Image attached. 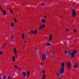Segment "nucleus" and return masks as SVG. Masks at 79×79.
Here are the masks:
<instances>
[{
  "label": "nucleus",
  "mask_w": 79,
  "mask_h": 79,
  "mask_svg": "<svg viewBox=\"0 0 79 79\" xmlns=\"http://www.w3.org/2000/svg\"><path fill=\"white\" fill-rule=\"evenodd\" d=\"M37 48H36L35 49V52H36V50H37Z\"/></svg>",
  "instance_id": "2f4dec72"
},
{
  "label": "nucleus",
  "mask_w": 79,
  "mask_h": 79,
  "mask_svg": "<svg viewBox=\"0 0 79 79\" xmlns=\"http://www.w3.org/2000/svg\"><path fill=\"white\" fill-rule=\"evenodd\" d=\"M8 79H11V77H8Z\"/></svg>",
  "instance_id": "4c0bfd02"
},
{
  "label": "nucleus",
  "mask_w": 79,
  "mask_h": 79,
  "mask_svg": "<svg viewBox=\"0 0 79 79\" xmlns=\"http://www.w3.org/2000/svg\"><path fill=\"white\" fill-rule=\"evenodd\" d=\"M61 71H59V75H60L61 73H64V70L61 69H60Z\"/></svg>",
  "instance_id": "0eeeda50"
},
{
  "label": "nucleus",
  "mask_w": 79,
  "mask_h": 79,
  "mask_svg": "<svg viewBox=\"0 0 79 79\" xmlns=\"http://www.w3.org/2000/svg\"><path fill=\"white\" fill-rule=\"evenodd\" d=\"M46 54H44L43 55L42 57V61H45V60L46 59Z\"/></svg>",
  "instance_id": "20e7f679"
},
{
  "label": "nucleus",
  "mask_w": 79,
  "mask_h": 79,
  "mask_svg": "<svg viewBox=\"0 0 79 79\" xmlns=\"http://www.w3.org/2000/svg\"><path fill=\"white\" fill-rule=\"evenodd\" d=\"M45 78V74H44L42 77V78L41 79H44Z\"/></svg>",
  "instance_id": "2eb2a0df"
},
{
  "label": "nucleus",
  "mask_w": 79,
  "mask_h": 79,
  "mask_svg": "<svg viewBox=\"0 0 79 79\" xmlns=\"http://www.w3.org/2000/svg\"><path fill=\"white\" fill-rule=\"evenodd\" d=\"M14 36V35H12L11 36V39H13V36Z\"/></svg>",
  "instance_id": "4be33fe9"
},
{
  "label": "nucleus",
  "mask_w": 79,
  "mask_h": 79,
  "mask_svg": "<svg viewBox=\"0 0 79 79\" xmlns=\"http://www.w3.org/2000/svg\"><path fill=\"white\" fill-rule=\"evenodd\" d=\"M67 53V51H65V55H66Z\"/></svg>",
  "instance_id": "e433bc0d"
},
{
  "label": "nucleus",
  "mask_w": 79,
  "mask_h": 79,
  "mask_svg": "<svg viewBox=\"0 0 79 79\" xmlns=\"http://www.w3.org/2000/svg\"><path fill=\"white\" fill-rule=\"evenodd\" d=\"M51 55L52 56V57H53V56L55 55V52L52 51V53H51Z\"/></svg>",
  "instance_id": "9d476101"
},
{
  "label": "nucleus",
  "mask_w": 79,
  "mask_h": 79,
  "mask_svg": "<svg viewBox=\"0 0 79 79\" xmlns=\"http://www.w3.org/2000/svg\"><path fill=\"white\" fill-rule=\"evenodd\" d=\"M1 10H2V11H3V9H2V8H1Z\"/></svg>",
  "instance_id": "a18cd8bd"
},
{
  "label": "nucleus",
  "mask_w": 79,
  "mask_h": 79,
  "mask_svg": "<svg viewBox=\"0 0 79 79\" xmlns=\"http://www.w3.org/2000/svg\"><path fill=\"white\" fill-rule=\"evenodd\" d=\"M77 53V50L74 49L73 51H72L71 53V56L72 58H74L75 56V54H76Z\"/></svg>",
  "instance_id": "f257e3e1"
},
{
  "label": "nucleus",
  "mask_w": 79,
  "mask_h": 79,
  "mask_svg": "<svg viewBox=\"0 0 79 79\" xmlns=\"http://www.w3.org/2000/svg\"><path fill=\"white\" fill-rule=\"evenodd\" d=\"M37 30H36L34 31V35H36L37 34Z\"/></svg>",
  "instance_id": "ddd939ff"
},
{
  "label": "nucleus",
  "mask_w": 79,
  "mask_h": 79,
  "mask_svg": "<svg viewBox=\"0 0 79 79\" xmlns=\"http://www.w3.org/2000/svg\"><path fill=\"white\" fill-rule=\"evenodd\" d=\"M45 27V24H44L43 25H42L40 26V28H39V29H42L43 28H44Z\"/></svg>",
  "instance_id": "423d86ee"
},
{
  "label": "nucleus",
  "mask_w": 79,
  "mask_h": 79,
  "mask_svg": "<svg viewBox=\"0 0 79 79\" xmlns=\"http://www.w3.org/2000/svg\"><path fill=\"white\" fill-rule=\"evenodd\" d=\"M47 45H48V46H49V45H50V43H48L47 44Z\"/></svg>",
  "instance_id": "393cba45"
},
{
  "label": "nucleus",
  "mask_w": 79,
  "mask_h": 79,
  "mask_svg": "<svg viewBox=\"0 0 79 79\" xmlns=\"http://www.w3.org/2000/svg\"><path fill=\"white\" fill-rule=\"evenodd\" d=\"M12 60L13 61H15V57L14 56L12 57Z\"/></svg>",
  "instance_id": "f3484780"
},
{
  "label": "nucleus",
  "mask_w": 79,
  "mask_h": 79,
  "mask_svg": "<svg viewBox=\"0 0 79 79\" xmlns=\"http://www.w3.org/2000/svg\"><path fill=\"white\" fill-rule=\"evenodd\" d=\"M36 56H38V55H37Z\"/></svg>",
  "instance_id": "de8ad7c7"
},
{
  "label": "nucleus",
  "mask_w": 79,
  "mask_h": 79,
  "mask_svg": "<svg viewBox=\"0 0 79 79\" xmlns=\"http://www.w3.org/2000/svg\"><path fill=\"white\" fill-rule=\"evenodd\" d=\"M14 53L15 54V55H16L17 53V51L16 50V48H14Z\"/></svg>",
  "instance_id": "9b49d317"
},
{
  "label": "nucleus",
  "mask_w": 79,
  "mask_h": 79,
  "mask_svg": "<svg viewBox=\"0 0 79 79\" xmlns=\"http://www.w3.org/2000/svg\"><path fill=\"white\" fill-rule=\"evenodd\" d=\"M6 43H5L2 46V48H4V47H5V45H6Z\"/></svg>",
  "instance_id": "5701e85b"
},
{
  "label": "nucleus",
  "mask_w": 79,
  "mask_h": 79,
  "mask_svg": "<svg viewBox=\"0 0 79 79\" xmlns=\"http://www.w3.org/2000/svg\"><path fill=\"white\" fill-rule=\"evenodd\" d=\"M0 55H2V51H0Z\"/></svg>",
  "instance_id": "473e14b6"
},
{
  "label": "nucleus",
  "mask_w": 79,
  "mask_h": 79,
  "mask_svg": "<svg viewBox=\"0 0 79 79\" xmlns=\"http://www.w3.org/2000/svg\"><path fill=\"white\" fill-rule=\"evenodd\" d=\"M71 66V62H69L67 63V68L69 69Z\"/></svg>",
  "instance_id": "7ed1b4c3"
},
{
  "label": "nucleus",
  "mask_w": 79,
  "mask_h": 79,
  "mask_svg": "<svg viewBox=\"0 0 79 79\" xmlns=\"http://www.w3.org/2000/svg\"><path fill=\"white\" fill-rule=\"evenodd\" d=\"M65 31H66V32H68V31H69V29H66V30H65Z\"/></svg>",
  "instance_id": "f704fd0d"
},
{
  "label": "nucleus",
  "mask_w": 79,
  "mask_h": 79,
  "mask_svg": "<svg viewBox=\"0 0 79 79\" xmlns=\"http://www.w3.org/2000/svg\"><path fill=\"white\" fill-rule=\"evenodd\" d=\"M61 66L62 67L60 69H63L64 70V63L63 62H62Z\"/></svg>",
  "instance_id": "39448f33"
},
{
  "label": "nucleus",
  "mask_w": 79,
  "mask_h": 79,
  "mask_svg": "<svg viewBox=\"0 0 79 79\" xmlns=\"http://www.w3.org/2000/svg\"><path fill=\"white\" fill-rule=\"evenodd\" d=\"M18 68H19V70H21V68H20V67L19 66V67H18Z\"/></svg>",
  "instance_id": "c756f323"
},
{
  "label": "nucleus",
  "mask_w": 79,
  "mask_h": 79,
  "mask_svg": "<svg viewBox=\"0 0 79 79\" xmlns=\"http://www.w3.org/2000/svg\"><path fill=\"white\" fill-rule=\"evenodd\" d=\"M52 39V35H51L49 36V41H51Z\"/></svg>",
  "instance_id": "6e6552de"
},
{
  "label": "nucleus",
  "mask_w": 79,
  "mask_h": 79,
  "mask_svg": "<svg viewBox=\"0 0 79 79\" xmlns=\"http://www.w3.org/2000/svg\"><path fill=\"white\" fill-rule=\"evenodd\" d=\"M23 75L24 77H26V73L25 72H23Z\"/></svg>",
  "instance_id": "f8f14e48"
},
{
  "label": "nucleus",
  "mask_w": 79,
  "mask_h": 79,
  "mask_svg": "<svg viewBox=\"0 0 79 79\" xmlns=\"http://www.w3.org/2000/svg\"><path fill=\"white\" fill-rule=\"evenodd\" d=\"M11 26L13 27V26H14V24H13V23H11Z\"/></svg>",
  "instance_id": "b1692460"
},
{
  "label": "nucleus",
  "mask_w": 79,
  "mask_h": 79,
  "mask_svg": "<svg viewBox=\"0 0 79 79\" xmlns=\"http://www.w3.org/2000/svg\"><path fill=\"white\" fill-rule=\"evenodd\" d=\"M44 5H45V4H44V3H42L41 4V5H42L43 6H44Z\"/></svg>",
  "instance_id": "72a5a7b5"
},
{
  "label": "nucleus",
  "mask_w": 79,
  "mask_h": 79,
  "mask_svg": "<svg viewBox=\"0 0 79 79\" xmlns=\"http://www.w3.org/2000/svg\"><path fill=\"white\" fill-rule=\"evenodd\" d=\"M57 76H59V74H58V73H57Z\"/></svg>",
  "instance_id": "a19ab883"
},
{
  "label": "nucleus",
  "mask_w": 79,
  "mask_h": 79,
  "mask_svg": "<svg viewBox=\"0 0 79 79\" xmlns=\"http://www.w3.org/2000/svg\"><path fill=\"white\" fill-rule=\"evenodd\" d=\"M2 11L3 12L4 16H5V14H6V11H5V10H2Z\"/></svg>",
  "instance_id": "dca6fc26"
},
{
  "label": "nucleus",
  "mask_w": 79,
  "mask_h": 79,
  "mask_svg": "<svg viewBox=\"0 0 79 79\" xmlns=\"http://www.w3.org/2000/svg\"><path fill=\"white\" fill-rule=\"evenodd\" d=\"M3 79H6V76H3Z\"/></svg>",
  "instance_id": "c85d7f7f"
},
{
  "label": "nucleus",
  "mask_w": 79,
  "mask_h": 79,
  "mask_svg": "<svg viewBox=\"0 0 79 79\" xmlns=\"http://www.w3.org/2000/svg\"><path fill=\"white\" fill-rule=\"evenodd\" d=\"M62 17H61V18H62Z\"/></svg>",
  "instance_id": "8fccbe9b"
},
{
  "label": "nucleus",
  "mask_w": 79,
  "mask_h": 79,
  "mask_svg": "<svg viewBox=\"0 0 79 79\" xmlns=\"http://www.w3.org/2000/svg\"><path fill=\"white\" fill-rule=\"evenodd\" d=\"M62 76H63V75H62Z\"/></svg>",
  "instance_id": "3c124183"
},
{
  "label": "nucleus",
  "mask_w": 79,
  "mask_h": 79,
  "mask_svg": "<svg viewBox=\"0 0 79 79\" xmlns=\"http://www.w3.org/2000/svg\"><path fill=\"white\" fill-rule=\"evenodd\" d=\"M72 16L73 17H75L76 15V11H75V10L74 9H73L72 11Z\"/></svg>",
  "instance_id": "f03ea898"
},
{
  "label": "nucleus",
  "mask_w": 79,
  "mask_h": 79,
  "mask_svg": "<svg viewBox=\"0 0 79 79\" xmlns=\"http://www.w3.org/2000/svg\"><path fill=\"white\" fill-rule=\"evenodd\" d=\"M71 53H71V52L69 51V52H68V54L69 55H71Z\"/></svg>",
  "instance_id": "412c9836"
},
{
  "label": "nucleus",
  "mask_w": 79,
  "mask_h": 79,
  "mask_svg": "<svg viewBox=\"0 0 79 79\" xmlns=\"http://www.w3.org/2000/svg\"><path fill=\"white\" fill-rule=\"evenodd\" d=\"M46 21V19H43L42 20V23L43 24H44L45 23V21Z\"/></svg>",
  "instance_id": "1a4fd4ad"
},
{
  "label": "nucleus",
  "mask_w": 79,
  "mask_h": 79,
  "mask_svg": "<svg viewBox=\"0 0 79 79\" xmlns=\"http://www.w3.org/2000/svg\"><path fill=\"white\" fill-rule=\"evenodd\" d=\"M74 68H77V64H75L74 65Z\"/></svg>",
  "instance_id": "a211bd4d"
},
{
  "label": "nucleus",
  "mask_w": 79,
  "mask_h": 79,
  "mask_svg": "<svg viewBox=\"0 0 79 79\" xmlns=\"http://www.w3.org/2000/svg\"><path fill=\"white\" fill-rule=\"evenodd\" d=\"M73 31L75 33L76 32V30H74Z\"/></svg>",
  "instance_id": "7c9ffc66"
},
{
  "label": "nucleus",
  "mask_w": 79,
  "mask_h": 79,
  "mask_svg": "<svg viewBox=\"0 0 79 79\" xmlns=\"http://www.w3.org/2000/svg\"><path fill=\"white\" fill-rule=\"evenodd\" d=\"M22 36L23 39H24V38H25V36H24V33H23L22 34Z\"/></svg>",
  "instance_id": "6ab92c4d"
},
{
  "label": "nucleus",
  "mask_w": 79,
  "mask_h": 79,
  "mask_svg": "<svg viewBox=\"0 0 79 79\" xmlns=\"http://www.w3.org/2000/svg\"><path fill=\"white\" fill-rule=\"evenodd\" d=\"M59 79H61V78H60Z\"/></svg>",
  "instance_id": "09e8293b"
},
{
  "label": "nucleus",
  "mask_w": 79,
  "mask_h": 79,
  "mask_svg": "<svg viewBox=\"0 0 79 79\" xmlns=\"http://www.w3.org/2000/svg\"><path fill=\"white\" fill-rule=\"evenodd\" d=\"M26 46L25 45L24 46V47H25V46Z\"/></svg>",
  "instance_id": "49530a36"
},
{
  "label": "nucleus",
  "mask_w": 79,
  "mask_h": 79,
  "mask_svg": "<svg viewBox=\"0 0 79 79\" xmlns=\"http://www.w3.org/2000/svg\"><path fill=\"white\" fill-rule=\"evenodd\" d=\"M44 64H43V63H41V66H42V65H43Z\"/></svg>",
  "instance_id": "37998d69"
},
{
  "label": "nucleus",
  "mask_w": 79,
  "mask_h": 79,
  "mask_svg": "<svg viewBox=\"0 0 79 79\" xmlns=\"http://www.w3.org/2000/svg\"><path fill=\"white\" fill-rule=\"evenodd\" d=\"M42 73H45V71H42Z\"/></svg>",
  "instance_id": "58836bf2"
},
{
  "label": "nucleus",
  "mask_w": 79,
  "mask_h": 79,
  "mask_svg": "<svg viewBox=\"0 0 79 79\" xmlns=\"http://www.w3.org/2000/svg\"><path fill=\"white\" fill-rule=\"evenodd\" d=\"M15 58H18V55L16 54H15Z\"/></svg>",
  "instance_id": "c9c22d12"
},
{
  "label": "nucleus",
  "mask_w": 79,
  "mask_h": 79,
  "mask_svg": "<svg viewBox=\"0 0 79 79\" xmlns=\"http://www.w3.org/2000/svg\"><path fill=\"white\" fill-rule=\"evenodd\" d=\"M31 33L32 34H34V31L32 30L31 31Z\"/></svg>",
  "instance_id": "a878e982"
},
{
  "label": "nucleus",
  "mask_w": 79,
  "mask_h": 79,
  "mask_svg": "<svg viewBox=\"0 0 79 79\" xmlns=\"http://www.w3.org/2000/svg\"><path fill=\"white\" fill-rule=\"evenodd\" d=\"M30 74V72L29 71H28L27 72V77H29V74Z\"/></svg>",
  "instance_id": "4468645a"
},
{
  "label": "nucleus",
  "mask_w": 79,
  "mask_h": 79,
  "mask_svg": "<svg viewBox=\"0 0 79 79\" xmlns=\"http://www.w3.org/2000/svg\"><path fill=\"white\" fill-rule=\"evenodd\" d=\"M0 8L1 9L2 8V7L1 6H0Z\"/></svg>",
  "instance_id": "c03bdc74"
},
{
  "label": "nucleus",
  "mask_w": 79,
  "mask_h": 79,
  "mask_svg": "<svg viewBox=\"0 0 79 79\" xmlns=\"http://www.w3.org/2000/svg\"><path fill=\"white\" fill-rule=\"evenodd\" d=\"M15 68L16 69H18V66L16 65H15Z\"/></svg>",
  "instance_id": "bb28decb"
},
{
  "label": "nucleus",
  "mask_w": 79,
  "mask_h": 79,
  "mask_svg": "<svg viewBox=\"0 0 79 79\" xmlns=\"http://www.w3.org/2000/svg\"><path fill=\"white\" fill-rule=\"evenodd\" d=\"M14 21L15 23H16V22H17V21H16V19L15 18H14Z\"/></svg>",
  "instance_id": "cd10ccee"
},
{
  "label": "nucleus",
  "mask_w": 79,
  "mask_h": 79,
  "mask_svg": "<svg viewBox=\"0 0 79 79\" xmlns=\"http://www.w3.org/2000/svg\"><path fill=\"white\" fill-rule=\"evenodd\" d=\"M47 17V16H46V15H45V16H44V18H46V17Z\"/></svg>",
  "instance_id": "ea45409f"
},
{
  "label": "nucleus",
  "mask_w": 79,
  "mask_h": 79,
  "mask_svg": "<svg viewBox=\"0 0 79 79\" xmlns=\"http://www.w3.org/2000/svg\"><path fill=\"white\" fill-rule=\"evenodd\" d=\"M9 10H10V11L11 13L12 14H13V11H12V10L10 8Z\"/></svg>",
  "instance_id": "aec40b11"
},
{
  "label": "nucleus",
  "mask_w": 79,
  "mask_h": 79,
  "mask_svg": "<svg viewBox=\"0 0 79 79\" xmlns=\"http://www.w3.org/2000/svg\"><path fill=\"white\" fill-rule=\"evenodd\" d=\"M24 43H25V44H26V42L25 40L24 41Z\"/></svg>",
  "instance_id": "79ce46f5"
}]
</instances>
